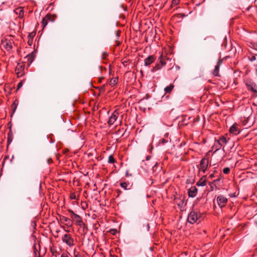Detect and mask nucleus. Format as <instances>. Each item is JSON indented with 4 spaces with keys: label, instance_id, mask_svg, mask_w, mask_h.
Here are the masks:
<instances>
[{
    "label": "nucleus",
    "instance_id": "1",
    "mask_svg": "<svg viewBox=\"0 0 257 257\" xmlns=\"http://www.w3.org/2000/svg\"><path fill=\"white\" fill-rule=\"evenodd\" d=\"M204 219L203 214L197 210H192L188 214L187 221L190 224H194L195 222H200Z\"/></svg>",
    "mask_w": 257,
    "mask_h": 257
},
{
    "label": "nucleus",
    "instance_id": "2",
    "mask_svg": "<svg viewBox=\"0 0 257 257\" xmlns=\"http://www.w3.org/2000/svg\"><path fill=\"white\" fill-rule=\"evenodd\" d=\"M65 230L67 232V233L63 235L61 237L62 241L63 243H65L67 245H68L70 247H72L74 246L76 243V241L74 240L72 235L69 233L68 230Z\"/></svg>",
    "mask_w": 257,
    "mask_h": 257
},
{
    "label": "nucleus",
    "instance_id": "3",
    "mask_svg": "<svg viewBox=\"0 0 257 257\" xmlns=\"http://www.w3.org/2000/svg\"><path fill=\"white\" fill-rule=\"evenodd\" d=\"M159 63H157L156 64L155 66L152 68V72H155L158 70H160V69L162 68L163 66H164L165 65H166L167 62L168 61H171V59H169V58L167 57V56H163V55H161L159 57Z\"/></svg>",
    "mask_w": 257,
    "mask_h": 257
},
{
    "label": "nucleus",
    "instance_id": "4",
    "mask_svg": "<svg viewBox=\"0 0 257 257\" xmlns=\"http://www.w3.org/2000/svg\"><path fill=\"white\" fill-rule=\"evenodd\" d=\"M245 85L248 91L252 92V96L257 97V85L254 82L251 80H247L245 81Z\"/></svg>",
    "mask_w": 257,
    "mask_h": 257
},
{
    "label": "nucleus",
    "instance_id": "5",
    "mask_svg": "<svg viewBox=\"0 0 257 257\" xmlns=\"http://www.w3.org/2000/svg\"><path fill=\"white\" fill-rule=\"evenodd\" d=\"M209 163V158L208 156H205L203 158L200 162L198 166L199 171L205 173L207 170Z\"/></svg>",
    "mask_w": 257,
    "mask_h": 257
},
{
    "label": "nucleus",
    "instance_id": "6",
    "mask_svg": "<svg viewBox=\"0 0 257 257\" xmlns=\"http://www.w3.org/2000/svg\"><path fill=\"white\" fill-rule=\"evenodd\" d=\"M25 64L24 63H19L17 65L15 72L17 74L18 77H20L23 76L25 74Z\"/></svg>",
    "mask_w": 257,
    "mask_h": 257
},
{
    "label": "nucleus",
    "instance_id": "7",
    "mask_svg": "<svg viewBox=\"0 0 257 257\" xmlns=\"http://www.w3.org/2000/svg\"><path fill=\"white\" fill-rule=\"evenodd\" d=\"M14 42L12 40H9L7 38L3 39L2 41V45L8 51L13 49Z\"/></svg>",
    "mask_w": 257,
    "mask_h": 257
},
{
    "label": "nucleus",
    "instance_id": "8",
    "mask_svg": "<svg viewBox=\"0 0 257 257\" xmlns=\"http://www.w3.org/2000/svg\"><path fill=\"white\" fill-rule=\"evenodd\" d=\"M216 201L218 206L220 208H222L226 206L228 202V199L223 195H220L217 197Z\"/></svg>",
    "mask_w": 257,
    "mask_h": 257
},
{
    "label": "nucleus",
    "instance_id": "9",
    "mask_svg": "<svg viewBox=\"0 0 257 257\" xmlns=\"http://www.w3.org/2000/svg\"><path fill=\"white\" fill-rule=\"evenodd\" d=\"M35 54L36 52L35 51L30 53L24 58V61L22 63H24V64L27 63L28 66H29L34 60Z\"/></svg>",
    "mask_w": 257,
    "mask_h": 257
},
{
    "label": "nucleus",
    "instance_id": "10",
    "mask_svg": "<svg viewBox=\"0 0 257 257\" xmlns=\"http://www.w3.org/2000/svg\"><path fill=\"white\" fill-rule=\"evenodd\" d=\"M119 115V112L117 110H115L110 116L108 121H107L108 125H112L116 120Z\"/></svg>",
    "mask_w": 257,
    "mask_h": 257
},
{
    "label": "nucleus",
    "instance_id": "11",
    "mask_svg": "<svg viewBox=\"0 0 257 257\" xmlns=\"http://www.w3.org/2000/svg\"><path fill=\"white\" fill-rule=\"evenodd\" d=\"M72 222H74L76 225L80 227L85 225V224L83 222L82 218L79 215L76 214L72 218H71Z\"/></svg>",
    "mask_w": 257,
    "mask_h": 257
},
{
    "label": "nucleus",
    "instance_id": "12",
    "mask_svg": "<svg viewBox=\"0 0 257 257\" xmlns=\"http://www.w3.org/2000/svg\"><path fill=\"white\" fill-rule=\"evenodd\" d=\"M59 217L62 223H63L67 226L72 225V220L71 219L62 215H60Z\"/></svg>",
    "mask_w": 257,
    "mask_h": 257
},
{
    "label": "nucleus",
    "instance_id": "13",
    "mask_svg": "<svg viewBox=\"0 0 257 257\" xmlns=\"http://www.w3.org/2000/svg\"><path fill=\"white\" fill-rule=\"evenodd\" d=\"M198 190L195 186H192L188 190V194L189 197L194 198L197 193Z\"/></svg>",
    "mask_w": 257,
    "mask_h": 257
},
{
    "label": "nucleus",
    "instance_id": "14",
    "mask_svg": "<svg viewBox=\"0 0 257 257\" xmlns=\"http://www.w3.org/2000/svg\"><path fill=\"white\" fill-rule=\"evenodd\" d=\"M222 60L219 59L218 61H217V64L215 66L214 70L212 72V74L213 75H214L215 76H220L219 74V70L220 66L222 64Z\"/></svg>",
    "mask_w": 257,
    "mask_h": 257
},
{
    "label": "nucleus",
    "instance_id": "15",
    "mask_svg": "<svg viewBox=\"0 0 257 257\" xmlns=\"http://www.w3.org/2000/svg\"><path fill=\"white\" fill-rule=\"evenodd\" d=\"M156 60V57L154 55H150L145 59L144 63L146 66H149L152 64Z\"/></svg>",
    "mask_w": 257,
    "mask_h": 257
},
{
    "label": "nucleus",
    "instance_id": "16",
    "mask_svg": "<svg viewBox=\"0 0 257 257\" xmlns=\"http://www.w3.org/2000/svg\"><path fill=\"white\" fill-rule=\"evenodd\" d=\"M229 132L232 134L236 135L240 133L239 128L238 127L237 123H234L229 128Z\"/></svg>",
    "mask_w": 257,
    "mask_h": 257
},
{
    "label": "nucleus",
    "instance_id": "17",
    "mask_svg": "<svg viewBox=\"0 0 257 257\" xmlns=\"http://www.w3.org/2000/svg\"><path fill=\"white\" fill-rule=\"evenodd\" d=\"M14 12L16 15H18V17L20 19L23 18L24 16V10L23 8L19 7L16 8L14 10Z\"/></svg>",
    "mask_w": 257,
    "mask_h": 257
},
{
    "label": "nucleus",
    "instance_id": "18",
    "mask_svg": "<svg viewBox=\"0 0 257 257\" xmlns=\"http://www.w3.org/2000/svg\"><path fill=\"white\" fill-rule=\"evenodd\" d=\"M206 176H204L196 183L197 186H204L206 185V180L204 179Z\"/></svg>",
    "mask_w": 257,
    "mask_h": 257
},
{
    "label": "nucleus",
    "instance_id": "19",
    "mask_svg": "<svg viewBox=\"0 0 257 257\" xmlns=\"http://www.w3.org/2000/svg\"><path fill=\"white\" fill-rule=\"evenodd\" d=\"M9 129H10V130H9V132L8 133V140H7L8 144H11L13 139V132L11 130V126H10L9 127Z\"/></svg>",
    "mask_w": 257,
    "mask_h": 257
},
{
    "label": "nucleus",
    "instance_id": "20",
    "mask_svg": "<svg viewBox=\"0 0 257 257\" xmlns=\"http://www.w3.org/2000/svg\"><path fill=\"white\" fill-rule=\"evenodd\" d=\"M229 140V138L227 139L224 136H221L218 140H217L218 142H219L221 144H222V145L226 144Z\"/></svg>",
    "mask_w": 257,
    "mask_h": 257
},
{
    "label": "nucleus",
    "instance_id": "21",
    "mask_svg": "<svg viewBox=\"0 0 257 257\" xmlns=\"http://www.w3.org/2000/svg\"><path fill=\"white\" fill-rule=\"evenodd\" d=\"M49 17H50L49 15H46L45 17L43 19L42 21V26L43 27V29H44L48 24L49 19Z\"/></svg>",
    "mask_w": 257,
    "mask_h": 257
},
{
    "label": "nucleus",
    "instance_id": "22",
    "mask_svg": "<svg viewBox=\"0 0 257 257\" xmlns=\"http://www.w3.org/2000/svg\"><path fill=\"white\" fill-rule=\"evenodd\" d=\"M222 146V144H221L219 142H218L217 140H215L214 145L213 146V148L215 149L214 153L220 150Z\"/></svg>",
    "mask_w": 257,
    "mask_h": 257
},
{
    "label": "nucleus",
    "instance_id": "23",
    "mask_svg": "<svg viewBox=\"0 0 257 257\" xmlns=\"http://www.w3.org/2000/svg\"><path fill=\"white\" fill-rule=\"evenodd\" d=\"M174 88V85L173 84H170L169 86L164 88V91L166 93H170Z\"/></svg>",
    "mask_w": 257,
    "mask_h": 257
},
{
    "label": "nucleus",
    "instance_id": "24",
    "mask_svg": "<svg viewBox=\"0 0 257 257\" xmlns=\"http://www.w3.org/2000/svg\"><path fill=\"white\" fill-rule=\"evenodd\" d=\"M121 62L124 67H126L131 62V61L126 57H124L121 59Z\"/></svg>",
    "mask_w": 257,
    "mask_h": 257
},
{
    "label": "nucleus",
    "instance_id": "25",
    "mask_svg": "<svg viewBox=\"0 0 257 257\" xmlns=\"http://www.w3.org/2000/svg\"><path fill=\"white\" fill-rule=\"evenodd\" d=\"M185 198L183 197L182 199L180 200V202L178 203V205L180 207H183L186 205V202H185Z\"/></svg>",
    "mask_w": 257,
    "mask_h": 257
},
{
    "label": "nucleus",
    "instance_id": "26",
    "mask_svg": "<svg viewBox=\"0 0 257 257\" xmlns=\"http://www.w3.org/2000/svg\"><path fill=\"white\" fill-rule=\"evenodd\" d=\"M118 81V78L117 77H113L111 78L109 81L110 85L113 86L117 84Z\"/></svg>",
    "mask_w": 257,
    "mask_h": 257
},
{
    "label": "nucleus",
    "instance_id": "27",
    "mask_svg": "<svg viewBox=\"0 0 257 257\" xmlns=\"http://www.w3.org/2000/svg\"><path fill=\"white\" fill-rule=\"evenodd\" d=\"M18 104V101L16 99L14 101L13 104L11 105V108L13 110V113H14L15 111V110H16V109L17 108Z\"/></svg>",
    "mask_w": 257,
    "mask_h": 257
},
{
    "label": "nucleus",
    "instance_id": "28",
    "mask_svg": "<svg viewBox=\"0 0 257 257\" xmlns=\"http://www.w3.org/2000/svg\"><path fill=\"white\" fill-rule=\"evenodd\" d=\"M116 162V160L114 158L113 156L111 155L109 156L108 159V163L110 164H113Z\"/></svg>",
    "mask_w": 257,
    "mask_h": 257
},
{
    "label": "nucleus",
    "instance_id": "29",
    "mask_svg": "<svg viewBox=\"0 0 257 257\" xmlns=\"http://www.w3.org/2000/svg\"><path fill=\"white\" fill-rule=\"evenodd\" d=\"M38 249H39V250H40V245L39 244L38 246H37L36 244H34V246H33L34 257L36 256V253H38V252L39 251L38 250Z\"/></svg>",
    "mask_w": 257,
    "mask_h": 257
},
{
    "label": "nucleus",
    "instance_id": "30",
    "mask_svg": "<svg viewBox=\"0 0 257 257\" xmlns=\"http://www.w3.org/2000/svg\"><path fill=\"white\" fill-rule=\"evenodd\" d=\"M47 15H49L50 16V17L49 19V21L50 22H54L55 20V18H56V16L55 15H52V14H48Z\"/></svg>",
    "mask_w": 257,
    "mask_h": 257
},
{
    "label": "nucleus",
    "instance_id": "31",
    "mask_svg": "<svg viewBox=\"0 0 257 257\" xmlns=\"http://www.w3.org/2000/svg\"><path fill=\"white\" fill-rule=\"evenodd\" d=\"M180 3V0H172L171 7L172 8L174 6L178 5Z\"/></svg>",
    "mask_w": 257,
    "mask_h": 257
},
{
    "label": "nucleus",
    "instance_id": "32",
    "mask_svg": "<svg viewBox=\"0 0 257 257\" xmlns=\"http://www.w3.org/2000/svg\"><path fill=\"white\" fill-rule=\"evenodd\" d=\"M128 185V184L126 182H121L120 184V186L125 190L129 189L128 188H127Z\"/></svg>",
    "mask_w": 257,
    "mask_h": 257
},
{
    "label": "nucleus",
    "instance_id": "33",
    "mask_svg": "<svg viewBox=\"0 0 257 257\" xmlns=\"http://www.w3.org/2000/svg\"><path fill=\"white\" fill-rule=\"evenodd\" d=\"M74 257H84V255L79 252H74Z\"/></svg>",
    "mask_w": 257,
    "mask_h": 257
},
{
    "label": "nucleus",
    "instance_id": "34",
    "mask_svg": "<svg viewBox=\"0 0 257 257\" xmlns=\"http://www.w3.org/2000/svg\"><path fill=\"white\" fill-rule=\"evenodd\" d=\"M67 211L70 214L71 218H72L76 214L74 212L73 210L71 209H68Z\"/></svg>",
    "mask_w": 257,
    "mask_h": 257
},
{
    "label": "nucleus",
    "instance_id": "35",
    "mask_svg": "<svg viewBox=\"0 0 257 257\" xmlns=\"http://www.w3.org/2000/svg\"><path fill=\"white\" fill-rule=\"evenodd\" d=\"M230 169L228 167L224 168L223 169V172L225 174H228L230 172Z\"/></svg>",
    "mask_w": 257,
    "mask_h": 257
},
{
    "label": "nucleus",
    "instance_id": "36",
    "mask_svg": "<svg viewBox=\"0 0 257 257\" xmlns=\"http://www.w3.org/2000/svg\"><path fill=\"white\" fill-rule=\"evenodd\" d=\"M70 198L71 200L76 199V194L74 192H72L70 194Z\"/></svg>",
    "mask_w": 257,
    "mask_h": 257
},
{
    "label": "nucleus",
    "instance_id": "37",
    "mask_svg": "<svg viewBox=\"0 0 257 257\" xmlns=\"http://www.w3.org/2000/svg\"><path fill=\"white\" fill-rule=\"evenodd\" d=\"M181 123V125H187L189 123V121L188 120L186 119V118H184L182 120Z\"/></svg>",
    "mask_w": 257,
    "mask_h": 257
},
{
    "label": "nucleus",
    "instance_id": "38",
    "mask_svg": "<svg viewBox=\"0 0 257 257\" xmlns=\"http://www.w3.org/2000/svg\"><path fill=\"white\" fill-rule=\"evenodd\" d=\"M108 56V54L106 52H104L102 54V59H106Z\"/></svg>",
    "mask_w": 257,
    "mask_h": 257
},
{
    "label": "nucleus",
    "instance_id": "39",
    "mask_svg": "<svg viewBox=\"0 0 257 257\" xmlns=\"http://www.w3.org/2000/svg\"><path fill=\"white\" fill-rule=\"evenodd\" d=\"M45 254V252L43 253L42 254L41 253L40 250H39L38 253H36V256L35 257H42Z\"/></svg>",
    "mask_w": 257,
    "mask_h": 257
},
{
    "label": "nucleus",
    "instance_id": "40",
    "mask_svg": "<svg viewBox=\"0 0 257 257\" xmlns=\"http://www.w3.org/2000/svg\"><path fill=\"white\" fill-rule=\"evenodd\" d=\"M109 232L113 235H115L117 233V230L116 229H111L110 230Z\"/></svg>",
    "mask_w": 257,
    "mask_h": 257
},
{
    "label": "nucleus",
    "instance_id": "41",
    "mask_svg": "<svg viewBox=\"0 0 257 257\" xmlns=\"http://www.w3.org/2000/svg\"><path fill=\"white\" fill-rule=\"evenodd\" d=\"M248 58L251 61H253L255 60V56L254 55H251V56H248Z\"/></svg>",
    "mask_w": 257,
    "mask_h": 257
},
{
    "label": "nucleus",
    "instance_id": "42",
    "mask_svg": "<svg viewBox=\"0 0 257 257\" xmlns=\"http://www.w3.org/2000/svg\"><path fill=\"white\" fill-rule=\"evenodd\" d=\"M252 47L256 50H257V42L251 43Z\"/></svg>",
    "mask_w": 257,
    "mask_h": 257
},
{
    "label": "nucleus",
    "instance_id": "43",
    "mask_svg": "<svg viewBox=\"0 0 257 257\" xmlns=\"http://www.w3.org/2000/svg\"><path fill=\"white\" fill-rule=\"evenodd\" d=\"M23 85V81L20 82L17 85V89H19Z\"/></svg>",
    "mask_w": 257,
    "mask_h": 257
},
{
    "label": "nucleus",
    "instance_id": "44",
    "mask_svg": "<svg viewBox=\"0 0 257 257\" xmlns=\"http://www.w3.org/2000/svg\"><path fill=\"white\" fill-rule=\"evenodd\" d=\"M168 141L166 140L165 139H162L160 140V143H161L162 144H164L165 143H167Z\"/></svg>",
    "mask_w": 257,
    "mask_h": 257
},
{
    "label": "nucleus",
    "instance_id": "45",
    "mask_svg": "<svg viewBox=\"0 0 257 257\" xmlns=\"http://www.w3.org/2000/svg\"><path fill=\"white\" fill-rule=\"evenodd\" d=\"M104 91H105V86H104V85H103V86H102L100 87V91L101 92H104Z\"/></svg>",
    "mask_w": 257,
    "mask_h": 257
},
{
    "label": "nucleus",
    "instance_id": "46",
    "mask_svg": "<svg viewBox=\"0 0 257 257\" xmlns=\"http://www.w3.org/2000/svg\"><path fill=\"white\" fill-rule=\"evenodd\" d=\"M220 178H218V179L213 180V181L212 182V183L215 184V183H216L217 182H219L220 181Z\"/></svg>",
    "mask_w": 257,
    "mask_h": 257
},
{
    "label": "nucleus",
    "instance_id": "47",
    "mask_svg": "<svg viewBox=\"0 0 257 257\" xmlns=\"http://www.w3.org/2000/svg\"><path fill=\"white\" fill-rule=\"evenodd\" d=\"M214 173H213V174H210V175H209V178H211V179H212V178H214Z\"/></svg>",
    "mask_w": 257,
    "mask_h": 257
},
{
    "label": "nucleus",
    "instance_id": "48",
    "mask_svg": "<svg viewBox=\"0 0 257 257\" xmlns=\"http://www.w3.org/2000/svg\"><path fill=\"white\" fill-rule=\"evenodd\" d=\"M61 257H68L66 253H63Z\"/></svg>",
    "mask_w": 257,
    "mask_h": 257
},
{
    "label": "nucleus",
    "instance_id": "49",
    "mask_svg": "<svg viewBox=\"0 0 257 257\" xmlns=\"http://www.w3.org/2000/svg\"><path fill=\"white\" fill-rule=\"evenodd\" d=\"M35 36V34H33V33H31L29 35V37H33V36Z\"/></svg>",
    "mask_w": 257,
    "mask_h": 257
},
{
    "label": "nucleus",
    "instance_id": "50",
    "mask_svg": "<svg viewBox=\"0 0 257 257\" xmlns=\"http://www.w3.org/2000/svg\"><path fill=\"white\" fill-rule=\"evenodd\" d=\"M150 157H151V156H147L146 157V160H149L150 159Z\"/></svg>",
    "mask_w": 257,
    "mask_h": 257
},
{
    "label": "nucleus",
    "instance_id": "51",
    "mask_svg": "<svg viewBox=\"0 0 257 257\" xmlns=\"http://www.w3.org/2000/svg\"><path fill=\"white\" fill-rule=\"evenodd\" d=\"M186 183L189 184V183H191V182H190V180L187 179V181H186Z\"/></svg>",
    "mask_w": 257,
    "mask_h": 257
},
{
    "label": "nucleus",
    "instance_id": "52",
    "mask_svg": "<svg viewBox=\"0 0 257 257\" xmlns=\"http://www.w3.org/2000/svg\"><path fill=\"white\" fill-rule=\"evenodd\" d=\"M230 197H234V195L233 194H230L229 195Z\"/></svg>",
    "mask_w": 257,
    "mask_h": 257
},
{
    "label": "nucleus",
    "instance_id": "53",
    "mask_svg": "<svg viewBox=\"0 0 257 257\" xmlns=\"http://www.w3.org/2000/svg\"><path fill=\"white\" fill-rule=\"evenodd\" d=\"M102 79H103V77L99 78V81H101Z\"/></svg>",
    "mask_w": 257,
    "mask_h": 257
},
{
    "label": "nucleus",
    "instance_id": "54",
    "mask_svg": "<svg viewBox=\"0 0 257 257\" xmlns=\"http://www.w3.org/2000/svg\"><path fill=\"white\" fill-rule=\"evenodd\" d=\"M48 161L49 164H50V160H48ZM51 162H52V160H51Z\"/></svg>",
    "mask_w": 257,
    "mask_h": 257
},
{
    "label": "nucleus",
    "instance_id": "55",
    "mask_svg": "<svg viewBox=\"0 0 257 257\" xmlns=\"http://www.w3.org/2000/svg\"><path fill=\"white\" fill-rule=\"evenodd\" d=\"M126 176H128V174L127 172H126Z\"/></svg>",
    "mask_w": 257,
    "mask_h": 257
},
{
    "label": "nucleus",
    "instance_id": "56",
    "mask_svg": "<svg viewBox=\"0 0 257 257\" xmlns=\"http://www.w3.org/2000/svg\"><path fill=\"white\" fill-rule=\"evenodd\" d=\"M211 191L213 190V187H211Z\"/></svg>",
    "mask_w": 257,
    "mask_h": 257
},
{
    "label": "nucleus",
    "instance_id": "57",
    "mask_svg": "<svg viewBox=\"0 0 257 257\" xmlns=\"http://www.w3.org/2000/svg\"><path fill=\"white\" fill-rule=\"evenodd\" d=\"M8 125H9V127H8L9 128L10 126H11V127H12V125H9V124H8Z\"/></svg>",
    "mask_w": 257,
    "mask_h": 257
},
{
    "label": "nucleus",
    "instance_id": "58",
    "mask_svg": "<svg viewBox=\"0 0 257 257\" xmlns=\"http://www.w3.org/2000/svg\"><path fill=\"white\" fill-rule=\"evenodd\" d=\"M8 125H9V127H8L9 128L10 126H11V127H12V125H9V124H8Z\"/></svg>",
    "mask_w": 257,
    "mask_h": 257
},
{
    "label": "nucleus",
    "instance_id": "59",
    "mask_svg": "<svg viewBox=\"0 0 257 257\" xmlns=\"http://www.w3.org/2000/svg\"><path fill=\"white\" fill-rule=\"evenodd\" d=\"M176 68H179V66H176Z\"/></svg>",
    "mask_w": 257,
    "mask_h": 257
},
{
    "label": "nucleus",
    "instance_id": "60",
    "mask_svg": "<svg viewBox=\"0 0 257 257\" xmlns=\"http://www.w3.org/2000/svg\"><path fill=\"white\" fill-rule=\"evenodd\" d=\"M120 131V130H118V131L117 132V133H118Z\"/></svg>",
    "mask_w": 257,
    "mask_h": 257
},
{
    "label": "nucleus",
    "instance_id": "61",
    "mask_svg": "<svg viewBox=\"0 0 257 257\" xmlns=\"http://www.w3.org/2000/svg\"><path fill=\"white\" fill-rule=\"evenodd\" d=\"M84 204H86V206L87 207V204H86V202H84Z\"/></svg>",
    "mask_w": 257,
    "mask_h": 257
},
{
    "label": "nucleus",
    "instance_id": "62",
    "mask_svg": "<svg viewBox=\"0 0 257 257\" xmlns=\"http://www.w3.org/2000/svg\"><path fill=\"white\" fill-rule=\"evenodd\" d=\"M113 257H118V256L116 255H114Z\"/></svg>",
    "mask_w": 257,
    "mask_h": 257
},
{
    "label": "nucleus",
    "instance_id": "63",
    "mask_svg": "<svg viewBox=\"0 0 257 257\" xmlns=\"http://www.w3.org/2000/svg\"><path fill=\"white\" fill-rule=\"evenodd\" d=\"M216 172H217V171H214V173H216Z\"/></svg>",
    "mask_w": 257,
    "mask_h": 257
},
{
    "label": "nucleus",
    "instance_id": "64",
    "mask_svg": "<svg viewBox=\"0 0 257 257\" xmlns=\"http://www.w3.org/2000/svg\"><path fill=\"white\" fill-rule=\"evenodd\" d=\"M62 227H63V228H65V227L63 226H62Z\"/></svg>",
    "mask_w": 257,
    "mask_h": 257
}]
</instances>
